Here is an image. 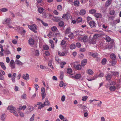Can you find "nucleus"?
<instances>
[{
    "mask_svg": "<svg viewBox=\"0 0 121 121\" xmlns=\"http://www.w3.org/2000/svg\"><path fill=\"white\" fill-rule=\"evenodd\" d=\"M7 109L9 110L10 112L12 113L16 117L18 116V114L16 111V109L12 105L9 106L7 108Z\"/></svg>",
    "mask_w": 121,
    "mask_h": 121,
    "instance_id": "nucleus-1",
    "label": "nucleus"
},
{
    "mask_svg": "<svg viewBox=\"0 0 121 121\" xmlns=\"http://www.w3.org/2000/svg\"><path fill=\"white\" fill-rule=\"evenodd\" d=\"M28 27L29 29L35 33H36V30L37 28V26L35 24L32 25L30 26L29 25Z\"/></svg>",
    "mask_w": 121,
    "mask_h": 121,
    "instance_id": "nucleus-2",
    "label": "nucleus"
},
{
    "mask_svg": "<svg viewBox=\"0 0 121 121\" xmlns=\"http://www.w3.org/2000/svg\"><path fill=\"white\" fill-rule=\"evenodd\" d=\"M45 88L42 87L41 88V93L42 95V99H43L45 97L46 94L45 93Z\"/></svg>",
    "mask_w": 121,
    "mask_h": 121,
    "instance_id": "nucleus-3",
    "label": "nucleus"
},
{
    "mask_svg": "<svg viewBox=\"0 0 121 121\" xmlns=\"http://www.w3.org/2000/svg\"><path fill=\"white\" fill-rule=\"evenodd\" d=\"M96 23L93 21H91L89 23V25L91 28L96 27Z\"/></svg>",
    "mask_w": 121,
    "mask_h": 121,
    "instance_id": "nucleus-4",
    "label": "nucleus"
},
{
    "mask_svg": "<svg viewBox=\"0 0 121 121\" xmlns=\"http://www.w3.org/2000/svg\"><path fill=\"white\" fill-rule=\"evenodd\" d=\"M35 40L33 39L30 38L29 40V43L31 46L33 45H34L35 43Z\"/></svg>",
    "mask_w": 121,
    "mask_h": 121,
    "instance_id": "nucleus-5",
    "label": "nucleus"
},
{
    "mask_svg": "<svg viewBox=\"0 0 121 121\" xmlns=\"http://www.w3.org/2000/svg\"><path fill=\"white\" fill-rule=\"evenodd\" d=\"M96 40L93 38L89 39V43L90 44H95L96 43Z\"/></svg>",
    "mask_w": 121,
    "mask_h": 121,
    "instance_id": "nucleus-6",
    "label": "nucleus"
},
{
    "mask_svg": "<svg viewBox=\"0 0 121 121\" xmlns=\"http://www.w3.org/2000/svg\"><path fill=\"white\" fill-rule=\"evenodd\" d=\"M45 106H49L50 104L49 101L47 98H46L45 99V100L43 103Z\"/></svg>",
    "mask_w": 121,
    "mask_h": 121,
    "instance_id": "nucleus-7",
    "label": "nucleus"
},
{
    "mask_svg": "<svg viewBox=\"0 0 121 121\" xmlns=\"http://www.w3.org/2000/svg\"><path fill=\"white\" fill-rule=\"evenodd\" d=\"M69 14L68 13H66L65 14H64L62 17V18L64 19H67L69 17Z\"/></svg>",
    "mask_w": 121,
    "mask_h": 121,
    "instance_id": "nucleus-8",
    "label": "nucleus"
},
{
    "mask_svg": "<svg viewBox=\"0 0 121 121\" xmlns=\"http://www.w3.org/2000/svg\"><path fill=\"white\" fill-rule=\"evenodd\" d=\"M105 77L107 80H110L112 78V75L110 73H108L106 75Z\"/></svg>",
    "mask_w": 121,
    "mask_h": 121,
    "instance_id": "nucleus-9",
    "label": "nucleus"
},
{
    "mask_svg": "<svg viewBox=\"0 0 121 121\" xmlns=\"http://www.w3.org/2000/svg\"><path fill=\"white\" fill-rule=\"evenodd\" d=\"M22 77L25 80H29V75L27 73L26 74V75L25 74H23Z\"/></svg>",
    "mask_w": 121,
    "mask_h": 121,
    "instance_id": "nucleus-10",
    "label": "nucleus"
},
{
    "mask_svg": "<svg viewBox=\"0 0 121 121\" xmlns=\"http://www.w3.org/2000/svg\"><path fill=\"white\" fill-rule=\"evenodd\" d=\"M94 16L97 18H101L102 17L101 14L98 13H95L94 14Z\"/></svg>",
    "mask_w": 121,
    "mask_h": 121,
    "instance_id": "nucleus-11",
    "label": "nucleus"
},
{
    "mask_svg": "<svg viewBox=\"0 0 121 121\" xmlns=\"http://www.w3.org/2000/svg\"><path fill=\"white\" fill-rule=\"evenodd\" d=\"M87 63V60L86 59H84L83 60L81 63V65L83 67Z\"/></svg>",
    "mask_w": 121,
    "mask_h": 121,
    "instance_id": "nucleus-12",
    "label": "nucleus"
},
{
    "mask_svg": "<svg viewBox=\"0 0 121 121\" xmlns=\"http://www.w3.org/2000/svg\"><path fill=\"white\" fill-rule=\"evenodd\" d=\"M66 41L64 40H62L61 41L60 45L63 48L65 49L66 48V45H65Z\"/></svg>",
    "mask_w": 121,
    "mask_h": 121,
    "instance_id": "nucleus-13",
    "label": "nucleus"
},
{
    "mask_svg": "<svg viewBox=\"0 0 121 121\" xmlns=\"http://www.w3.org/2000/svg\"><path fill=\"white\" fill-rule=\"evenodd\" d=\"M86 11L85 9H82L80 10L79 14L81 15H83L86 13Z\"/></svg>",
    "mask_w": 121,
    "mask_h": 121,
    "instance_id": "nucleus-14",
    "label": "nucleus"
},
{
    "mask_svg": "<svg viewBox=\"0 0 121 121\" xmlns=\"http://www.w3.org/2000/svg\"><path fill=\"white\" fill-rule=\"evenodd\" d=\"M67 54V52L66 51H65V52H62L61 53L60 51H58V54L60 56H64L65 54Z\"/></svg>",
    "mask_w": 121,
    "mask_h": 121,
    "instance_id": "nucleus-15",
    "label": "nucleus"
},
{
    "mask_svg": "<svg viewBox=\"0 0 121 121\" xmlns=\"http://www.w3.org/2000/svg\"><path fill=\"white\" fill-rule=\"evenodd\" d=\"M114 44V42L113 40H112L111 41V43L110 45H109L108 47V48L109 49H111L112 48Z\"/></svg>",
    "mask_w": 121,
    "mask_h": 121,
    "instance_id": "nucleus-16",
    "label": "nucleus"
},
{
    "mask_svg": "<svg viewBox=\"0 0 121 121\" xmlns=\"http://www.w3.org/2000/svg\"><path fill=\"white\" fill-rule=\"evenodd\" d=\"M74 5L76 7H78L79 5L80 2L78 0H76L73 3Z\"/></svg>",
    "mask_w": 121,
    "mask_h": 121,
    "instance_id": "nucleus-17",
    "label": "nucleus"
},
{
    "mask_svg": "<svg viewBox=\"0 0 121 121\" xmlns=\"http://www.w3.org/2000/svg\"><path fill=\"white\" fill-rule=\"evenodd\" d=\"M84 42H86L88 41V37L87 36H84L82 39Z\"/></svg>",
    "mask_w": 121,
    "mask_h": 121,
    "instance_id": "nucleus-18",
    "label": "nucleus"
},
{
    "mask_svg": "<svg viewBox=\"0 0 121 121\" xmlns=\"http://www.w3.org/2000/svg\"><path fill=\"white\" fill-rule=\"evenodd\" d=\"M0 65L2 68L4 70H5L6 69V67L4 63L2 62H0Z\"/></svg>",
    "mask_w": 121,
    "mask_h": 121,
    "instance_id": "nucleus-19",
    "label": "nucleus"
},
{
    "mask_svg": "<svg viewBox=\"0 0 121 121\" xmlns=\"http://www.w3.org/2000/svg\"><path fill=\"white\" fill-rule=\"evenodd\" d=\"M87 73L90 75H92L94 73L93 71L91 69H89L87 70Z\"/></svg>",
    "mask_w": 121,
    "mask_h": 121,
    "instance_id": "nucleus-20",
    "label": "nucleus"
},
{
    "mask_svg": "<svg viewBox=\"0 0 121 121\" xmlns=\"http://www.w3.org/2000/svg\"><path fill=\"white\" fill-rule=\"evenodd\" d=\"M112 0H108L107 1H106L105 4V6L106 7H108L111 4V2L112 1Z\"/></svg>",
    "mask_w": 121,
    "mask_h": 121,
    "instance_id": "nucleus-21",
    "label": "nucleus"
},
{
    "mask_svg": "<svg viewBox=\"0 0 121 121\" xmlns=\"http://www.w3.org/2000/svg\"><path fill=\"white\" fill-rule=\"evenodd\" d=\"M78 106L79 108H82L83 109H86L87 108L86 106L82 104L78 105Z\"/></svg>",
    "mask_w": 121,
    "mask_h": 121,
    "instance_id": "nucleus-22",
    "label": "nucleus"
},
{
    "mask_svg": "<svg viewBox=\"0 0 121 121\" xmlns=\"http://www.w3.org/2000/svg\"><path fill=\"white\" fill-rule=\"evenodd\" d=\"M116 87L114 86H111L109 87L110 90L111 91H114L116 90Z\"/></svg>",
    "mask_w": 121,
    "mask_h": 121,
    "instance_id": "nucleus-23",
    "label": "nucleus"
},
{
    "mask_svg": "<svg viewBox=\"0 0 121 121\" xmlns=\"http://www.w3.org/2000/svg\"><path fill=\"white\" fill-rule=\"evenodd\" d=\"M54 19L55 21L58 22L60 21H61L62 18L60 17H54Z\"/></svg>",
    "mask_w": 121,
    "mask_h": 121,
    "instance_id": "nucleus-24",
    "label": "nucleus"
},
{
    "mask_svg": "<svg viewBox=\"0 0 121 121\" xmlns=\"http://www.w3.org/2000/svg\"><path fill=\"white\" fill-rule=\"evenodd\" d=\"M111 58L112 59L115 60L116 58V56L114 54H111L110 56Z\"/></svg>",
    "mask_w": 121,
    "mask_h": 121,
    "instance_id": "nucleus-25",
    "label": "nucleus"
},
{
    "mask_svg": "<svg viewBox=\"0 0 121 121\" xmlns=\"http://www.w3.org/2000/svg\"><path fill=\"white\" fill-rule=\"evenodd\" d=\"M76 21L78 23H80L82 21V19L80 17H78Z\"/></svg>",
    "mask_w": 121,
    "mask_h": 121,
    "instance_id": "nucleus-26",
    "label": "nucleus"
},
{
    "mask_svg": "<svg viewBox=\"0 0 121 121\" xmlns=\"http://www.w3.org/2000/svg\"><path fill=\"white\" fill-rule=\"evenodd\" d=\"M89 12V13L90 14H94L96 12V10L95 9H92L90 10Z\"/></svg>",
    "mask_w": 121,
    "mask_h": 121,
    "instance_id": "nucleus-27",
    "label": "nucleus"
},
{
    "mask_svg": "<svg viewBox=\"0 0 121 121\" xmlns=\"http://www.w3.org/2000/svg\"><path fill=\"white\" fill-rule=\"evenodd\" d=\"M76 47L75 45V44H72L70 46V48L71 49H74Z\"/></svg>",
    "mask_w": 121,
    "mask_h": 121,
    "instance_id": "nucleus-28",
    "label": "nucleus"
},
{
    "mask_svg": "<svg viewBox=\"0 0 121 121\" xmlns=\"http://www.w3.org/2000/svg\"><path fill=\"white\" fill-rule=\"evenodd\" d=\"M75 67L78 70H80L82 69V66L80 64H78Z\"/></svg>",
    "mask_w": 121,
    "mask_h": 121,
    "instance_id": "nucleus-29",
    "label": "nucleus"
},
{
    "mask_svg": "<svg viewBox=\"0 0 121 121\" xmlns=\"http://www.w3.org/2000/svg\"><path fill=\"white\" fill-rule=\"evenodd\" d=\"M81 76V75L79 74H77L75 76V79H78L80 78Z\"/></svg>",
    "mask_w": 121,
    "mask_h": 121,
    "instance_id": "nucleus-30",
    "label": "nucleus"
},
{
    "mask_svg": "<svg viewBox=\"0 0 121 121\" xmlns=\"http://www.w3.org/2000/svg\"><path fill=\"white\" fill-rule=\"evenodd\" d=\"M15 62L16 64L18 65H22L23 64V63L18 60H15Z\"/></svg>",
    "mask_w": 121,
    "mask_h": 121,
    "instance_id": "nucleus-31",
    "label": "nucleus"
},
{
    "mask_svg": "<svg viewBox=\"0 0 121 121\" xmlns=\"http://www.w3.org/2000/svg\"><path fill=\"white\" fill-rule=\"evenodd\" d=\"M106 59L105 58L103 59L101 61V63L103 65H104L107 62Z\"/></svg>",
    "mask_w": 121,
    "mask_h": 121,
    "instance_id": "nucleus-32",
    "label": "nucleus"
},
{
    "mask_svg": "<svg viewBox=\"0 0 121 121\" xmlns=\"http://www.w3.org/2000/svg\"><path fill=\"white\" fill-rule=\"evenodd\" d=\"M98 56V54L97 53H93L92 56L94 58H97Z\"/></svg>",
    "mask_w": 121,
    "mask_h": 121,
    "instance_id": "nucleus-33",
    "label": "nucleus"
},
{
    "mask_svg": "<svg viewBox=\"0 0 121 121\" xmlns=\"http://www.w3.org/2000/svg\"><path fill=\"white\" fill-rule=\"evenodd\" d=\"M52 60H50L48 63V65L52 69H54L52 65Z\"/></svg>",
    "mask_w": 121,
    "mask_h": 121,
    "instance_id": "nucleus-34",
    "label": "nucleus"
},
{
    "mask_svg": "<svg viewBox=\"0 0 121 121\" xmlns=\"http://www.w3.org/2000/svg\"><path fill=\"white\" fill-rule=\"evenodd\" d=\"M43 48L44 49L47 50L49 49V46L48 45H43Z\"/></svg>",
    "mask_w": 121,
    "mask_h": 121,
    "instance_id": "nucleus-35",
    "label": "nucleus"
},
{
    "mask_svg": "<svg viewBox=\"0 0 121 121\" xmlns=\"http://www.w3.org/2000/svg\"><path fill=\"white\" fill-rule=\"evenodd\" d=\"M98 37L99 36L98 34H95L94 35L92 38L96 40V39L98 38Z\"/></svg>",
    "mask_w": 121,
    "mask_h": 121,
    "instance_id": "nucleus-36",
    "label": "nucleus"
},
{
    "mask_svg": "<svg viewBox=\"0 0 121 121\" xmlns=\"http://www.w3.org/2000/svg\"><path fill=\"white\" fill-rule=\"evenodd\" d=\"M64 24V23L63 21H60L59 22L58 24L59 26L61 27L63 26Z\"/></svg>",
    "mask_w": 121,
    "mask_h": 121,
    "instance_id": "nucleus-37",
    "label": "nucleus"
},
{
    "mask_svg": "<svg viewBox=\"0 0 121 121\" xmlns=\"http://www.w3.org/2000/svg\"><path fill=\"white\" fill-rule=\"evenodd\" d=\"M5 118V114H3L1 116V120L3 121H4Z\"/></svg>",
    "mask_w": 121,
    "mask_h": 121,
    "instance_id": "nucleus-38",
    "label": "nucleus"
},
{
    "mask_svg": "<svg viewBox=\"0 0 121 121\" xmlns=\"http://www.w3.org/2000/svg\"><path fill=\"white\" fill-rule=\"evenodd\" d=\"M70 29L69 28H67L65 32V34H69V32H70Z\"/></svg>",
    "mask_w": 121,
    "mask_h": 121,
    "instance_id": "nucleus-39",
    "label": "nucleus"
},
{
    "mask_svg": "<svg viewBox=\"0 0 121 121\" xmlns=\"http://www.w3.org/2000/svg\"><path fill=\"white\" fill-rule=\"evenodd\" d=\"M111 75L112 76H115L116 75L118 74V73L116 72H113L111 73Z\"/></svg>",
    "mask_w": 121,
    "mask_h": 121,
    "instance_id": "nucleus-40",
    "label": "nucleus"
},
{
    "mask_svg": "<svg viewBox=\"0 0 121 121\" xmlns=\"http://www.w3.org/2000/svg\"><path fill=\"white\" fill-rule=\"evenodd\" d=\"M72 70L70 68H68L67 70V72L68 73H72Z\"/></svg>",
    "mask_w": 121,
    "mask_h": 121,
    "instance_id": "nucleus-41",
    "label": "nucleus"
},
{
    "mask_svg": "<svg viewBox=\"0 0 121 121\" xmlns=\"http://www.w3.org/2000/svg\"><path fill=\"white\" fill-rule=\"evenodd\" d=\"M43 11V8H40L38 9V11L40 13H42Z\"/></svg>",
    "mask_w": 121,
    "mask_h": 121,
    "instance_id": "nucleus-42",
    "label": "nucleus"
},
{
    "mask_svg": "<svg viewBox=\"0 0 121 121\" xmlns=\"http://www.w3.org/2000/svg\"><path fill=\"white\" fill-rule=\"evenodd\" d=\"M115 13V12L114 10H111L109 12V14L110 15H113Z\"/></svg>",
    "mask_w": 121,
    "mask_h": 121,
    "instance_id": "nucleus-43",
    "label": "nucleus"
},
{
    "mask_svg": "<svg viewBox=\"0 0 121 121\" xmlns=\"http://www.w3.org/2000/svg\"><path fill=\"white\" fill-rule=\"evenodd\" d=\"M105 40L107 42H108L111 41V39L109 36H108L106 38Z\"/></svg>",
    "mask_w": 121,
    "mask_h": 121,
    "instance_id": "nucleus-44",
    "label": "nucleus"
},
{
    "mask_svg": "<svg viewBox=\"0 0 121 121\" xmlns=\"http://www.w3.org/2000/svg\"><path fill=\"white\" fill-rule=\"evenodd\" d=\"M45 105L44 104H41L38 107V109H40L41 108H43L44 106Z\"/></svg>",
    "mask_w": 121,
    "mask_h": 121,
    "instance_id": "nucleus-45",
    "label": "nucleus"
},
{
    "mask_svg": "<svg viewBox=\"0 0 121 121\" xmlns=\"http://www.w3.org/2000/svg\"><path fill=\"white\" fill-rule=\"evenodd\" d=\"M51 30L53 31H55L56 30L57 28L55 26H53L51 28Z\"/></svg>",
    "mask_w": 121,
    "mask_h": 121,
    "instance_id": "nucleus-46",
    "label": "nucleus"
},
{
    "mask_svg": "<svg viewBox=\"0 0 121 121\" xmlns=\"http://www.w3.org/2000/svg\"><path fill=\"white\" fill-rule=\"evenodd\" d=\"M116 84V82L114 81H112L110 83V85H115Z\"/></svg>",
    "mask_w": 121,
    "mask_h": 121,
    "instance_id": "nucleus-47",
    "label": "nucleus"
},
{
    "mask_svg": "<svg viewBox=\"0 0 121 121\" xmlns=\"http://www.w3.org/2000/svg\"><path fill=\"white\" fill-rule=\"evenodd\" d=\"M57 9L60 11L62 9V6L60 5H58L57 7Z\"/></svg>",
    "mask_w": 121,
    "mask_h": 121,
    "instance_id": "nucleus-48",
    "label": "nucleus"
},
{
    "mask_svg": "<svg viewBox=\"0 0 121 121\" xmlns=\"http://www.w3.org/2000/svg\"><path fill=\"white\" fill-rule=\"evenodd\" d=\"M54 34L51 32L50 31L48 35V36L50 38Z\"/></svg>",
    "mask_w": 121,
    "mask_h": 121,
    "instance_id": "nucleus-49",
    "label": "nucleus"
},
{
    "mask_svg": "<svg viewBox=\"0 0 121 121\" xmlns=\"http://www.w3.org/2000/svg\"><path fill=\"white\" fill-rule=\"evenodd\" d=\"M0 10L2 12H4L7 11L8 9L6 8H3L1 9Z\"/></svg>",
    "mask_w": 121,
    "mask_h": 121,
    "instance_id": "nucleus-50",
    "label": "nucleus"
},
{
    "mask_svg": "<svg viewBox=\"0 0 121 121\" xmlns=\"http://www.w3.org/2000/svg\"><path fill=\"white\" fill-rule=\"evenodd\" d=\"M4 52L5 54H9L10 53V52L8 50L6 49L4 51Z\"/></svg>",
    "mask_w": 121,
    "mask_h": 121,
    "instance_id": "nucleus-51",
    "label": "nucleus"
},
{
    "mask_svg": "<svg viewBox=\"0 0 121 121\" xmlns=\"http://www.w3.org/2000/svg\"><path fill=\"white\" fill-rule=\"evenodd\" d=\"M117 63V61L115 60H113L112 61L111 63L112 65L114 66Z\"/></svg>",
    "mask_w": 121,
    "mask_h": 121,
    "instance_id": "nucleus-52",
    "label": "nucleus"
},
{
    "mask_svg": "<svg viewBox=\"0 0 121 121\" xmlns=\"http://www.w3.org/2000/svg\"><path fill=\"white\" fill-rule=\"evenodd\" d=\"M26 31L25 30H23L22 31L21 33V34L22 36L25 37V36Z\"/></svg>",
    "mask_w": 121,
    "mask_h": 121,
    "instance_id": "nucleus-53",
    "label": "nucleus"
},
{
    "mask_svg": "<svg viewBox=\"0 0 121 121\" xmlns=\"http://www.w3.org/2000/svg\"><path fill=\"white\" fill-rule=\"evenodd\" d=\"M41 22L43 26H48V24L47 23L44 22L43 21H41Z\"/></svg>",
    "mask_w": 121,
    "mask_h": 121,
    "instance_id": "nucleus-54",
    "label": "nucleus"
},
{
    "mask_svg": "<svg viewBox=\"0 0 121 121\" xmlns=\"http://www.w3.org/2000/svg\"><path fill=\"white\" fill-rule=\"evenodd\" d=\"M88 98V97L86 96H83L82 97V100L83 101H85Z\"/></svg>",
    "mask_w": 121,
    "mask_h": 121,
    "instance_id": "nucleus-55",
    "label": "nucleus"
},
{
    "mask_svg": "<svg viewBox=\"0 0 121 121\" xmlns=\"http://www.w3.org/2000/svg\"><path fill=\"white\" fill-rule=\"evenodd\" d=\"M54 35H55V36L56 37H60V36L61 35L60 34L59 32H57L55 33Z\"/></svg>",
    "mask_w": 121,
    "mask_h": 121,
    "instance_id": "nucleus-56",
    "label": "nucleus"
},
{
    "mask_svg": "<svg viewBox=\"0 0 121 121\" xmlns=\"http://www.w3.org/2000/svg\"><path fill=\"white\" fill-rule=\"evenodd\" d=\"M45 55L46 56H48L50 55L49 52L48 51H46L45 52Z\"/></svg>",
    "mask_w": 121,
    "mask_h": 121,
    "instance_id": "nucleus-57",
    "label": "nucleus"
},
{
    "mask_svg": "<svg viewBox=\"0 0 121 121\" xmlns=\"http://www.w3.org/2000/svg\"><path fill=\"white\" fill-rule=\"evenodd\" d=\"M33 107L32 106H29V109L30 110L29 113L30 112L33 110Z\"/></svg>",
    "mask_w": 121,
    "mask_h": 121,
    "instance_id": "nucleus-58",
    "label": "nucleus"
},
{
    "mask_svg": "<svg viewBox=\"0 0 121 121\" xmlns=\"http://www.w3.org/2000/svg\"><path fill=\"white\" fill-rule=\"evenodd\" d=\"M21 97L23 99H26V94H23L22 95Z\"/></svg>",
    "mask_w": 121,
    "mask_h": 121,
    "instance_id": "nucleus-59",
    "label": "nucleus"
},
{
    "mask_svg": "<svg viewBox=\"0 0 121 121\" xmlns=\"http://www.w3.org/2000/svg\"><path fill=\"white\" fill-rule=\"evenodd\" d=\"M59 117L62 120L65 119L64 117L62 115H60Z\"/></svg>",
    "mask_w": 121,
    "mask_h": 121,
    "instance_id": "nucleus-60",
    "label": "nucleus"
},
{
    "mask_svg": "<svg viewBox=\"0 0 121 121\" xmlns=\"http://www.w3.org/2000/svg\"><path fill=\"white\" fill-rule=\"evenodd\" d=\"M35 115V114H33L32 115L31 117L30 118V121H33Z\"/></svg>",
    "mask_w": 121,
    "mask_h": 121,
    "instance_id": "nucleus-61",
    "label": "nucleus"
},
{
    "mask_svg": "<svg viewBox=\"0 0 121 121\" xmlns=\"http://www.w3.org/2000/svg\"><path fill=\"white\" fill-rule=\"evenodd\" d=\"M61 74L60 76V78L61 79H62L63 78V73L62 72H60Z\"/></svg>",
    "mask_w": 121,
    "mask_h": 121,
    "instance_id": "nucleus-62",
    "label": "nucleus"
},
{
    "mask_svg": "<svg viewBox=\"0 0 121 121\" xmlns=\"http://www.w3.org/2000/svg\"><path fill=\"white\" fill-rule=\"evenodd\" d=\"M76 45L77 47L80 48L81 46V44L80 43H77L76 44Z\"/></svg>",
    "mask_w": 121,
    "mask_h": 121,
    "instance_id": "nucleus-63",
    "label": "nucleus"
},
{
    "mask_svg": "<svg viewBox=\"0 0 121 121\" xmlns=\"http://www.w3.org/2000/svg\"><path fill=\"white\" fill-rule=\"evenodd\" d=\"M64 82L62 81H61L60 82L59 86L60 87H63V86Z\"/></svg>",
    "mask_w": 121,
    "mask_h": 121,
    "instance_id": "nucleus-64",
    "label": "nucleus"
}]
</instances>
